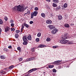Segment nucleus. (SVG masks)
I'll use <instances>...</instances> for the list:
<instances>
[{"label":"nucleus","instance_id":"nucleus-26","mask_svg":"<svg viewBox=\"0 0 76 76\" xmlns=\"http://www.w3.org/2000/svg\"><path fill=\"white\" fill-rule=\"evenodd\" d=\"M14 67V66L13 65H11L9 67V69H12Z\"/></svg>","mask_w":76,"mask_h":76},{"label":"nucleus","instance_id":"nucleus-51","mask_svg":"<svg viewBox=\"0 0 76 76\" xmlns=\"http://www.w3.org/2000/svg\"><path fill=\"white\" fill-rule=\"evenodd\" d=\"M66 38H67V37H62V39H66Z\"/></svg>","mask_w":76,"mask_h":76},{"label":"nucleus","instance_id":"nucleus-11","mask_svg":"<svg viewBox=\"0 0 76 76\" xmlns=\"http://www.w3.org/2000/svg\"><path fill=\"white\" fill-rule=\"evenodd\" d=\"M39 48H43L44 47H46V45H40L39 46Z\"/></svg>","mask_w":76,"mask_h":76},{"label":"nucleus","instance_id":"nucleus-53","mask_svg":"<svg viewBox=\"0 0 76 76\" xmlns=\"http://www.w3.org/2000/svg\"><path fill=\"white\" fill-rule=\"evenodd\" d=\"M13 20H11L10 21V23H13Z\"/></svg>","mask_w":76,"mask_h":76},{"label":"nucleus","instance_id":"nucleus-15","mask_svg":"<svg viewBox=\"0 0 76 76\" xmlns=\"http://www.w3.org/2000/svg\"><path fill=\"white\" fill-rule=\"evenodd\" d=\"M32 71L33 72H34V71H36V70H39V69H40V68H33L32 69Z\"/></svg>","mask_w":76,"mask_h":76},{"label":"nucleus","instance_id":"nucleus-31","mask_svg":"<svg viewBox=\"0 0 76 76\" xmlns=\"http://www.w3.org/2000/svg\"><path fill=\"white\" fill-rule=\"evenodd\" d=\"M52 71L53 72H54V73H56V72H57V70H56V69H53L52 70Z\"/></svg>","mask_w":76,"mask_h":76},{"label":"nucleus","instance_id":"nucleus-46","mask_svg":"<svg viewBox=\"0 0 76 76\" xmlns=\"http://www.w3.org/2000/svg\"><path fill=\"white\" fill-rule=\"evenodd\" d=\"M30 24H32V23H34V22L33 21H30Z\"/></svg>","mask_w":76,"mask_h":76},{"label":"nucleus","instance_id":"nucleus-30","mask_svg":"<svg viewBox=\"0 0 76 76\" xmlns=\"http://www.w3.org/2000/svg\"><path fill=\"white\" fill-rule=\"evenodd\" d=\"M24 76H30V74L28 73H26V74Z\"/></svg>","mask_w":76,"mask_h":76},{"label":"nucleus","instance_id":"nucleus-23","mask_svg":"<svg viewBox=\"0 0 76 76\" xmlns=\"http://www.w3.org/2000/svg\"><path fill=\"white\" fill-rule=\"evenodd\" d=\"M24 26H25L26 28H28L29 27V25L28 24H27L25 23H24Z\"/></svg>","mask_w":76,"mask_h":76},{"label":"nucleus","instance_id":"nucleus-59","mask_svg":"<svg viewBox=\"0 0 76 76\" xmlns=\"http://www.w3.org/2000/svg\"><path fill=\"white\" fill-rule=\"evenodd\" d=\"M46 47H50V46H46Z\"/></svg>","mask_w":76,"mask_h":76},{"label":"nucleus","instance_id":"nucleus-34","mask_svg":"<svg viewBox=\"0 0 76 76\" xmlns=\"http://www.w3.org/2000/svg\"><path fill=\"white\" fill-rule=\"evenodd\" d=\"M36 42H39V39L38 38H37L36 39Z\"/></svg>","mask_w":76,"mask_h":76},{"label":"nucleus","instance_id":"nucleus-49","mask_svg":"<svg viewBox=\"0 0 76 76\" xmlns=\"http://www.w3.org/2000/svg\"><path fill=\"white\" fill-rule=\"evenodd\" d=\"M54 63H56V64H57V63H58V61H55L54 62Z\"/></svg>","mask_w":76,"mask_h":76},{"label":"nucleus","instance_id":"nucleus-21","mask_svg":"<svg viewBox=\"0 0 76 76\" xmlns=\"http://www.w3.org/2000/svg\"><path fill=\"white\" fill-rule=\"evenodd\" d=\"M67 6H68V5H67V3H65L64 4V7L65 8H66V7H67Z\"/></svg>","mask_w":76,"mask_h":76},{"label":"nucleus","instance_id":"nucleus-14","mask_svg":"<svg viewBox=\"0 0 76 76\" xmlns=\"http://www.w3.org/2000/svg\"><path fill=\"white\" fill-rule=\"evenodd\" d=\"M58 18L59 20H61L62 19H63V17H62V16L61 15H59L58 16Z\"/></svg>","mask_w":76,"mask_h":76},{"label":"nucleus","instance_id":"nucleus-48","mask_svg":"<svg viewBox=\"0 0 76 76\" xmlns=\"http://www.w3.org/2000/svg\"><path fill=\"white\" fill-rule=\"evenodd\" d=\"M3 50L4 51H7V49L6 48H4Z\"/></svg>","mask_w":76,"mask_h":76},{"label":"nucleus","instance_id":"nucleus-63","mask_svg":"<svg viewBox=\"0 0 76 76\" xmlns=\"http://www.w3.org/2000/svg\"><path fill=\"white\" fill-rule=\"evenodd\" d=\"M70 38V37H69V38Z\"/></svg>","mask_w":76,"mask_h":76},{"label":"nucleus","instance_id":"nucleus-25","mask_svg":"<svg viewBox=\"0 0 76 76\" xmlns=\"http://www.w3.org/2000/svg\"><path fill=\"white\" fill-rule=\"evenodd\" d=\"M3 23V20H1V19H0V24L2 25Z\"/></svg>","mask_w":76,"mask_h":76},{"label":"nucleus","instance_id":"nucleus-62","mask_svg":"<svg viewBox=\"0 0 76 76\" xmlns=\"http://www.w3.org/2000/svg\"><path fill=\"white\" fill-rule=\"evenodd\" d=\"M65 36H67V34L66 35H65Z\"/></svg>","mask_w":76,"mask_h":76},{"label":"nucleus","instance_id":"nucleus-54","mask_svg":"<svg viewBox=\"0 0 76 76\" xmlns=\"http://www.w3.org/2000/svg\"><path fill=\"white\" fill-rule=\"evenodd\" d=\"M46 0L47 1L50 2L51 1V0Z\"/></svg>","mask_w":76,"mask_h":76},{"label":"nucleus","instance_id":"nucleus-61","mask_svg":"<svg viewBox=\"0 0 76 76\" xmlns=\"http://www.w3.org/2000/svg\"><path fill=\"white\" fill-rule=\"evenodd\" d=\"M42 68H43V67H41V69H42Z\"/></svg>","mask_w":76,"mask_h":76},{"label":"nucleus","instance_id":"nucleus-16","mask_svg":"<svg viewBox=\"0 0 76 76\" xmlns=\"http://www.w3.org/2000/svg\"><path fill=\"white\" fill-rule=\"evenodd\" d=\"M53 49H56V48H58V46L57 45L53 46Z\"/></svg>","mask_w":76,"mask_h":76},{"label":"nucleus","instance_id":"nucleus-50","mask_svg":"<svg viewBox=\"0 0 76 76\" xmlns=\"http://www.w3.org/2000/svg\"><path fill=\"white\" fill-rule=\"evenodd\" d=\"M1 32H2V30L1 28H0V35L1 34Z\"/></svg>","mask_w":76,"mask_h":76},{"label":"nucleus","instance_id":"nucleus-5","mask_svg":"<svg viewBox=\"0 0 76 76\" xmlns=\"http://www.w3.org/2000/svg\"><path fill=\"white\" fill-rule=\"evenodd\" d=\"M28 39L31 41L32 39V37L31 34H28L27 36Z\"/></svg>","mask_w":76,"mask_h":76},{"label":"nucleus","instance_id":"nucleus-19","mask_svg":"<svg viewBox=\"0 0 76 76\" xmlns=\"http://www.w3.org/2000/svg\"><path fill=\"white\" fill-rule=\"evenodd\" d=\"M53 1L54 3H58V0H53Z\"/></svg>","mask_w":76,"mask_h":76},{"label":"nucleus","instance_id":"nucleus-57","mask_svg":"<svg viewBox=\"0 0 76 76\" xmlns=\"http://www.w3.org/2000/svg\"><path fill=\"white\" fill-rule=\"evenodd\" d=\"M28 7H26L25 8V10H26V9H28Z\"/></svg>","mask_w":76,"mask_h":76},{"label":"nucleus","instance_id":"nucleus-37","mask_svg":"<svg viewBox=\"0 0 76 76\" xmlns=\"http://www.w3.org/2000/svg\"><path fill=\"white\" fill-rule=\"evenodd\" d=\"M34 10L36 11H37V10H38V7H35L34 8Z\"/></svg>","mask_w":76,"mask_h":76},{"label":"nucleus","instance_id":"nucleus-52","mask_svg":"<svg viewBox=\"0 0 76 76\" xmlns=\"http://www.w3.org/2000/svg\"><path fill=\"white\" fill-rule=\"evenodd\" d=\"M57 61H58V63H60L61 62V61H60V60Z\"/></svg>","mask_w":76,"mask_h":76},{"label":"nucleus","instance_id":"nucleus-60","mask_svg":"<svg viewBox=\"0 0 76 76\" xmlns=\"http://www.w3.org/2000/svg\"><path fill=\"white\" fill-rule=\"evenodd\" d=\"M44 73H45V72H43V74H44Z\"/></svg>","mask_w":76,"mask_h":76},{"label":"nucleus","instance_id":"nucleus-18","mask_svg":"<svg viewBox=\"0 0 76 76\" xmlns=\"http://www.w3.org/2000/svg\"><path fill=\"white\" fill-rule=\"evenodd\" d=\"M41 36V33L40 32H39L37 34V36L38 37H40Z\"/></svg>","mask_w":76,"mask_h":76},{"label":"nucleus","instance_id":"nucleus-20","mask_svg":"<svg viewBox=\"0 0 76 76\" xmlns=\"http://www.w3.org/2000/svg\"><path fill=\"white\" fill-rule=\"evenodd\" d=\"M65 26L66 28H69V25L67 23H66L65 25Z\"/></svg>","mask_w":76,"mask_h":76},{"label":"nucleus","instance_id":"nucleus-38","mask_svg":"<svg viewBox=\"0 0 76 76\" xmlns=\"http://www.w3.org/2000/svg\"><path fill=\"white\" fill-rule=\"evenodd\" d=\"M16 33H17V34H18L20 32V31L19 30H17L15 31Z\"/></svg>","mask_w":76,"mask_h":76},{"label":"nucleus","instance_id":"nucleus-45","mask_svg":"<svg viewBox=\"0 0 76 76\" xmlns=\"http://www.w3.org/2000/svg\"><path fill=\"white\" fill-rule=\"evenodd\" d=\"M11 26L12 27H13L14 26V23H11Z\"/></svg>","mask_w":76,"mask_h":76},{"label":"nucleus","instance_id":"nucleus-56","mask_svg":"<svg viewBox=\"0 0 76 76\" xmlns=\"http://www.w3.org/2000/svg\"><path fill=\"white\" fill-rule=\"evenodd\" d=\"M23 32V29L22 30V28L21 29V32Z\"/></svg>","mask_w":76,"mask_h":76},{"label":"nucleus","instance_id":"nucleus-29","mask_svg":"<svg viewBox=\"0 0 76 76\" xmlns=\"http://www.w3.org/2000/svg\"><path fill=\"white\" fill-rule=\"evenodd\" d=\"M10 30L11 31H15V29L14 28H10Z\"/></svg>","mask_w":76,"mask_h":76},{"label":"nucleus","instance_id":"nucleus-1","mask_svg":"<svg viewBox=\"0 0 76 76\" xmlns=\"http://www.w3.org/2000/svg\"><path fill=\"white\" fill-rule=\"evenodd\" d=\"M13 9L15 11H18L20 12H23L25 11L24 6L22 5H19L18 6L14 7Z\"/></svg>","mask_w":76,"mask_h":76},{"label":"nucleus","instance_id":"nucleus-33","mask_svg":"<svg viewBox=\"0 0 76 76\" xmlns=\"http://www.w3.org/2000/svg\"><path fill=\"white\" fill-rule=\"evenodd\" d=\"M27 10H29L27 12V14H28V15H29L30 14V10H29L27 9Z\"/></svg>","mask_w":76,"mask_h":76},{"label":"nucleus","instance_id":"nucleus-55","mask_svg":"<svg viewBox=\"0 0 76 76\" xmlns=\"http://www.w3.org/2000/svg\"><path fill=\"white\" fill-rule=\"evenodd\" d=\"M48 37H51V35H50V34H48Z\"/></svg>","mask_w":76,"mask_h":76},{"label":"nucleus","instance_id":"nucleus-35","mask_svg":"<svg viewBox=\"0 0 76 76\" xmlns=\"http://www.w3.org/2000/svg\"><path fill=\"white\" fill-rule=\"evenodd\" d=\"M35 48H32L31 49V51L32 52H34L35 51Z\"/></svg>","mask_w":76,"mask_h":76},{"label":"nucleus","instance_id":"nucleus-6","mask_svg":"<svg viewBox=\"0 0 76 76\" xmlns=\"http://www.w3.org/2000/svg\"><path fill=\"white\" fill-rule=\"evenodd\" d=\"M31 14L34 15V16H36L38 14V11H35L34 12L32 13Z\"/></svg>","mask_w":76,"mask_h":76},{"label":"nucleus","instance_id":"nucleus-42","mask_svg":"<svg viewBox=\"0 0 76 76\" xmlns=\"http://www.w3.org/2000/svg\"><path fill=\"white\" fill-rule=\"evenodd\" d=\"M4 19L5 20H6V21L7 20H8V18L6 17H5Z\"/></svg>","mask_w":76,"mask_h":76},{"label":"nucleus","instance_id":"nucleus-17","mask_svg":"<svg viewBox=\"0 0 76 76\" xmlns=\"http://www.w3.org/2000/svg\"><path fill=\"white\" fill-rule=\"evenodd\" d=\"M41 15L42 17H43V18H45V14L44 13H42L41 14Z\"/></svg>","mask_w":76,"mask_h":76},{"label":"nucleus","instance_id":"nucleus-44","mask_svg":"<svg viewBox=\"0 0 76 76\" xmlns=\"http://www.w3.org/2000/svg\"><path fill=\"white\" fill-rule=\"evenodd\" d=\"M17 50H18V51H20V50H21V49L20 48V47H18L17 48Z\"/></svg>","mask_w":76,"mask_h":76},{"label":"nucleus","instance_id":"nucleus-27","mask_svg":"<svg viewBox=\"0 0 76 76\" xmlns=\"http://www.w3.org/2000/svg\"><path fill=\"white\" fill-rule=\"evenodd\" d=\"M49 68L50 69H51V68H53V67H54V65H49Z\"/></svg>","mask_w":76,"mask_h":76},{"label":"nucleus","instance_id":"nucleus-2","mask_svg":"<svg viewBox=\"0 0 76 76\" xmlns=\"http://www.w3.org/2000/svg\"><path fill=\"white\" fill-rule=\"evenodd\" d=\"M68 41L67 40H61L60 42L61 44H66L68 42Z\"/></svg>","mask_w":76,"mask_h":76},{"label":"nucleus","instance_id":"nucleus-36","mask_svg":"<svg viewBox=\"0 0 76 76\" xmlns=\"http://www.w3.org/2000/svg\"><path fill=\"white\" fill-rule=\"evenodd\" d=\"M19 61H22L23 60V58H19L18 59Z\"/></svg>","mask_w":76,"mask_h":76},{"label":"nucleus","instance_id":"nucleus-32","mask_svg":"<svg viewBox=\"0 0 76 76\" xmlns=\"http://www.w3.org/2000/svg\"><path fill=\"white\" fill-rule=\"evenodd\" d=\"M23 45H27V44H28V42H25V41H24L23 43Z\"/></svg>","mask_w":76,"mask_h":76},{"label":"nucleus","instance_id":"nucleus-9","mask_svg":"<svg viewBox=\"0 0 76 76\" xmlns=\"http://www.w3.org/2000/svg\"><path fill=\"white\" fill-rule=\"evenodd\" d=\"M34 58L33 57H31L29 58H28V59H27L26 60V61H31V60H34Z\"/></svg>","mask_w":76,"mask_h":76},{"label":"nucleus","instance_id":"nucleus-58","mask_svg":"<svg viewBox=\"0 0 76 76\" xmlns=\"http://www.w3.org/2000/svg\"><path fill=\"white\" fill-rule=\"evenodd\" d=\"M46 68L47 69H49V66H47Z\"/></svg>","mask_w":76,"mask_h":76},{"label":"nucleus","instance_id":"nucleus-12","mask_svg":"<svg viewBox=\"0 0 76 76\" xmlns=\"http://www.w3.org/2000/svg\"><path fill=\"white\" fill-rule=\"evenodd\" d=\"M24 41H27L28 39H27V37L26 36H24L23 38Z\"/></svg>","mask_w":76,"mask_h":76},{"label":"nucleus","instance_id":"nucleus-4","mask_svg":"<svg viewBox=\"0 0 76 76\" xmlns=\"http://www.w3.org/2000/svg\"><path fill=\"white\" fill-rule=\"evenodd\" d=\"M48 27L50 29H54L56 27L54 26H52V25H49L48 26Z\"/></svg>","mask_w":76,"mask_h":76},{"label":"nucleus","instance_id":"nucleus-3","mask_svg":"<svg viewBox=\"0 0 76 76\" xmlns=\"http://www.w3.org/2000/svg\"><path fill=\"white\" fill-rule=\"evenodd\" d=\"M58 32V30L57 29L55 28V29H54L53 30H52L51 33L53 34H56L57 32Z\"/></svg>","mask_w":76,"mask_h":76},{"label":"nucleus","instance_id":"nucleus-7","mask_svg":"<svg viewBox=\"0 0 76 76\" xmlns=\"http://www.w3.org/2000/svg\"><path fill=\"white\" fill-rule=\"evenodd\" d=\"M10 30V27H6L5 29V31L7 32V31H9Z\"/></svg>","mask_w":76,"mask_h":76},{"label":"nucleus","instance_id":"nucleus-22","mask_svg":"<svg viewBox=\"0 0 76 76\" xmlns=\"http://www.w3.org/2000/svg\"><path fill=\"white\" fill-rule=\"evenodd\" d=\"M46 41L48 42L50 41H51V38L50 37L47 38Z\"/></svg>","mask_w":76,"mask_h":76},{"label":"nucleus","instance_id":"nucleus-8","mask_svg":"<svg viewBox=\"0 0 76 76\" xmlns=\"http://www.w3.org/2000/svg\"><path fill=\"white\" fill-rule=\"evenodd\" d=\"M52 21L50 20H48L46 21V23L47 24H51L52 23Z\"/></svg>","mask_w":76,"mask_h":76},{"label":"nucleus","instance_id":"nucleus-39","mask_svg":"<svg viewBox=\"0 0 76 76\" xmlns=\"http://www.w3.org/2000/svg\"><path fill=\"white\" fill-rule=\"evenodd\" d=\"M24 26H25L24 24L22 25V26H21V28L22 30L23 29V28H24Z\"/></svg>","mask_w":76,"mask_h":76},{"label":"nucleus","instance_id":"nucleus-64","mask_svg":"<svg viewBox=\"0 0 76 76\" xmlns=\"http://www.w3.org/2000/svg\"><path fill=\"white\" fill-rule=\"evenodd\" d=\"M0 74H1L0 73Z\"/></svg>","mask_w":76,"mask_h":76},{"label":"nucleus","instance_id":"nucleus-13","mask_svg":"<svg viewBox=\"0 0 76 76\" xmlns=\"http://www.w3.org/2000/svg\"><path fill=\"white\" fill-rule=\"evenodd\" d=\"M0 73L1 75H5L6 74V73L5 72V71H3V70H2L1 71V72H0Z\"/></svg>","mask_w":76,"mask_h":76},{"label":"nucleus","instance_id":"nucleus-41","mask_svg":"<svg viewBox=\"0 0 76 76\" xmlns=\"http://www.w3.org/2000/svg\"><path fill=\"white\" fill-rule=\"evenodd\" d=\"M1 59H4L5 57L4 56H1Z\"/></svg>","mask_w":76,"mask_h":76},{"label":"nucleus","instance_id":"nucleus-43","mask_svg":"<svg viewBox=\"0 0 76 76\" xmlns=\"http://www.w3.org/2000/svg\"><path fill=\"white\" fill-rule=\"evenodd\" d=\"M34 15L31 13V19H33L34 18Z\"/></svg>","mask_w":76,"mask_h":76},{"label":"nucleus","instance_id":"nucleus-24","mask_svg":"<svg viewBox=\"0 0 76 76\" xmlns=\"http://www.w3.org/2000/svg\"><path fill=\"white\" fill-rule=\"evenodd\" d=\"M15 37L16 38H19V35L18 34H16L15 35Z\"/></svg>","mask_w":76,"mask_h":76},{"label":"nucleus","instance_id":"nucleus-28","mask_svg":"<svg viewBox=\"0 0 76 76\" xmlns=\"http://www.w3.org/2000/svg\"><path fill=\"white\" fill-rule=\"evenodd\" d=\"M53 7H57V4H55L54 3H53Z\"/></svg>","mask_w":76,"mask_h":76},{"label":"nucleus","instance_id":"nucleus-40","mask_svg":"<svg viewBox=\"0 0 76 76\" xmlns=\"http://www.w3.org/2000/svg\"><path fill=\"white\" fill-rule=\"evenodd\" d=\"M33 72V71H32V69H30V70H29L28 71V73H31V72Z\"/></svg>","mask_w":76,"mask_h":76},{"label":"nucleus","instance_id":"nucleus-10","mask_svg":"<svg viewBox=\"0 0 76 76\" xmlns=\"http://www.w3.org/2000/svg\"><path fill=\"white\" fill-rule=\"evenodd\" d=\"M68 42V44H74V43H73V41H69V40H67Z\"/></svg>","mask_w":76,"mask_h":76},{"label":"nucleus","instance_id":"nucleus-47","mask_svg":"<svg viewBox=\"0 0 76 76\" xmlns=\"http://www.w3.org/2000/svg\"><path fill=\"white\" fill-rule=\"evenodd\" d=\"M8 48H9L10 49L11 48H12V46H9L8 47Z\"/></svg>","mask_w":76,"mask_h":76}]
</instances>
